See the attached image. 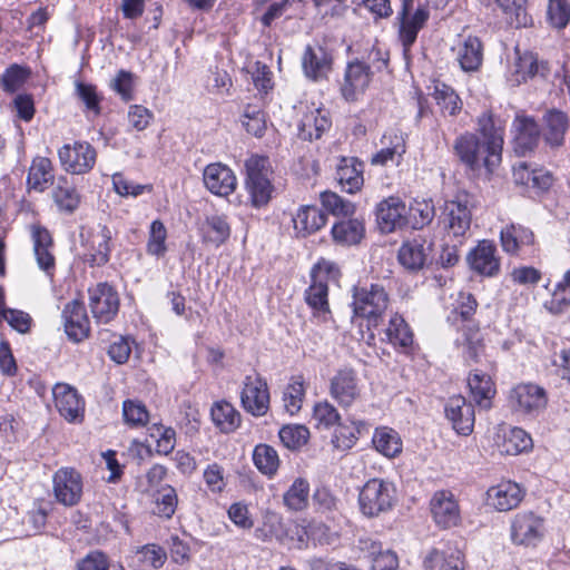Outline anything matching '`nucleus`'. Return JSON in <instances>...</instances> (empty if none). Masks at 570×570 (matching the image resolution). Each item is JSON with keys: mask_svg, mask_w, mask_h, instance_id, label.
I'll use <instances>...</instances> for the list:
<instances>
[{"mask_svg": "<svg viewBox=\"0 0 570 570\" xmlns=\"http://www.w3.org/2000/svg\"><path fill=\"white\" fill-rule=\"evenodd\" d=\"M454 155L471 171L491 175L501 164L502 155L481 140L478 134L465 131L453 142Z\"/></svg>", "mask_w": 570, "mask_h": 570, "instance_id": "1", "label": "nucleus"}, {"mask_svg": "<svg viewBox=\"0 0 570 570\" xmlns=\"http://www.w3.org/2000/svg\"><path fill=\"white\" fill-rule=\"evenodd\" d=\"M246 190L254 207H263L268 204L274 191L272 184L273 170L269 159L264 156L254 155L245 163Z\"/></svg>", "mask_w": 570, "mask_h": 570, "instance_id": "2", "label": "nucleus"}, {"mask_svg": "<svg viewBox=\"0 0 570 570\" xmlns=\"http://www.w3.org/2000/svg\"><path fill=\"white\" fill-rule=\"evenodd\" d=\"M396 502V489L390 481L374 478L361 489L358 504L361 512L370 518L390 511Z\"/></svg>", "mask_w": 570, "mask_h": 570, "instance_id": "3", "label": "nucleus"}, {"mask_svg": "<svg viewBox=\"0 0 570 570\" xmlns=\"http://www.w3.org/2000/svg\"><path fill=\"white\" fill-rule=\"evenodd\" d=\"M389 305V296L384 287L372 284L368 287H356L353 294V311L356 316L367 321L368 328L377 327Z\"/></svg>", "mask_w": 570, "mask_h": 570, "instance_id": "4", "label": "nucleus"}, {"mask_svg": "<svg viewBox=\"0 0 570 570\" xmlns=\"http://www.w3.org/2000/svg\"><path fill=\"white\" fill-rule=\"evenodd\" d=\"M413 3L414 0H401V9L396 16L397 36L405 55L410 52L420 30L424 28L430 18V10L423 4L412 12Z\"/></svg>", "mask_w": 570, "mask_h": 570, "instance_id": "5", "label": "nucleus"}, {"mask_svg": "<svg viewBox=\"0 0 570 570\" xmlns=\"http://www.w3.org/2000/svg\"><path fill=\"white\" fill-rule=\"evenodd\" d=\"M548 404L543 387L535 384H519L511 389L508 405L512 412L527 417H537Z\"/></svg>", "mask_w": 570, "mask_h": 570, "instance_id": "6", "label": "nucleus"}, {"mask_svg": "<svg viewBox=\"0 0 570 570\" xmlns=\"http://www.w3.org/2000/svg\"><path fill=\"white\" fill-rule=\"evenodd\" d=\"M58 157L67 173L82 175L90 171L95 166L97 153L90 144L83 141L63 145L58 150Z\"/></svg>", "mask_w": 570, "mask_h": 570, "instance_id": "7", "label": "nucleus"}, {"mask_svg": "<svg viewBox=\"0 0 570 570\" xmlns=\"http://www.w3.org/2000/svg\"><path fill=\"white\" fill-rule=\"evenodd\" d=\"M466 262L471 271L484 277H495L501 269L497 246L489 239L479 240L466 255Z\"/></svg>", "mask_w": 570, "mask_h": 570, "instance_id": "8", "label": "nucleus"}, {"mask_svg": "<svg viewBox=\"0 0 570 570\" xmlns=\"http://www.w3.org/2000/svg\"><path fill=\"white\" fill-rule=\"evenodd\" d=\"M53 494L56 500L66 505L78 504L82 495V478L73 468H61L52 478Z\"/></svg>", "mask_w": 570, "mask_h": 570, "instance_id": "9", "label": "nucleus"}, {"mask_svg": "<svg viewBox=\"0 0 570 570\" xmlns=\"http://www.w3.org/2000/svg\"><path fill=\"white\" fill-rule=\"evenodd\" d=\"M330 395L343 409L353 406L361 399L357 374L352 368L337 371L330 380Z\"/></svg>", "mask_w": 570, "mask_h": 570, "instance_id": "10", "label": "nucleus"}, {"mask_svg": "<svg viewBox=\"0 0 570 570\" xmlns=\"http://www.w3.org/2000/svg\"><path fill=\"white\" fill-rule=\"evenodd\" d=\"M243 407L255 416H263L269 407L267 383L258 374L247 375L240 395Z\"/></svg>", "mask_w": 570, "mask_h": 570, "instance_id": "11", "label": "nucleus"}, {"mask_svg": "<svg viewBox=\"0 0 570 570\" xmlns=\"http://www.w3.org/2000/svg\"><path fill=\"white\" fill-rule=\"evenodd\" d=\"M371 66L355 59L347 63L341 92L346 101H356L372 80Z\"/></svg>", "mask_w": 570, "mask_h": 570, "instance_id": "12", "label": "nucleus"}, {"mask_svg": "<svg viewBox=\"0 0 570 570\" xmlns=\"http://www.w3.org/2000/svg\"><path fill=\"white\" fill-rule=\"evenodd\" d=\"M89 306L92 316L99 323L110 322L118 313L119 297L107 283H100L89 289Z\"/></svg>", "mask_w": 570, "mask_h": 570, "instance_id": "13", "label": "nucleus"}, {"mask_svg": "<svg viewBox=\"0 0 570 570\" xmlns=\"http://www.w3.org/2000/svg\"><path fill=\"white\" fill-rule=\"evenodd\" d=\"M430 511L433 521L441 529L455 527L461 519L458 501L454 494L448 490H439L432 495Z\"/></svg>", "mask_w": 570, "mask_h": 570, "instance_id": "14", "label": "nucleus"}, {"mask_svg": "<svg viewBox=\"0 0 570 570\" xmlns=\"http://www.w3.org/2000/svg\"><path fill=\"white\" fill-rule=\"evenodd\" d=\"M542 537V518L531 511L515 514L511 524V539L515 544L535 546Z\"/></svg>", "mask_w": 570, "mask_h": 570, "instance_id": "15", "label": "nucleus"}, {"mask_svg": "<svg viewBox=\"0 0 570 570\" xmlns=\"http://www.w3.org/2000/svg\"><path fill=\"white\" fill-rule=\"evenodd\" d=\"M52 394L56 409L67 421L76 422L83 417L85 403L76 389L58 383L52 389Z\"/></svg>", "mask_w": 570, "mask_h": 570, "instance_id": "16", "label": "nucleus"}, {"mask_svg": "<svg viewBox=\"0 0 570 570\" xmlns=\"http://www.w3.org/2000/svg\"><path fill=\"white\" fill-rule=\"evenodd\" d=\"M432 252V243L417 236L402 244L397 252L400 264L410 272H419L425 266Z\"/></svg>", "mask_w": 570, "mask_h": 570, "instance_id": "17", "label": "nucleus"}, {"mask_svg": "<svg viewBox=\"0 0 570 570\" xmlns=\"http://www.w3.org/2000/svg\"><path fill=\"white\" fill-rule=\"evenodd\" d=\"M406 206L399 197H389L376 206V222L383 233H392L406 223Z\"/></svg>", "mask_w": 570, "mask_h": 570, "instance_id": "18", "label": "nucleus"}, {"mask_svg": "<svg viewBox=\"0 0 570 570\" xmlns=\"http://www.w3.org/2000/svg\"><path fill=\"white\" fill-rule=\"evenodd\" d=\"M302 68L308 79L314 81L324 79L332 70V56L320 45H308L302 56Z\"/></svg>", "mask_w": 570, "mask_h": 570, "instance_id": "19", "label": "nucleus"}, {"mask_svg": "<svg viewBox=\"0 0 570 570\" xmlns=\"http://www.w3.org/2000/svg\"><path fill=\"white\" fill-rule=\"evenodd\" d=\"M444 411L446 419L451 421L459 434L469 435L473 431L474 409L462 395L450 397Z\"/></svg>", "mask_w": 570, "mask_h": 570, "instance_id": "20", "label": "nucleus"}, {"mask_svg": "<svg viewBox=\"0 0 570 570\" xmlns=\"http://www.w3.org/2000/svg\"><path fill=\"white\" fill-rule=\"evenodd\" d=\"M31 237L38 267L47 275H53L56 269V258L52 253L53 240L51 234L47 228L40 225H33L31 227Z\"/></svg>", "mask_w": 570, "mask_h": 570, "instance_id": "21", "label": "nucleus"}, {"mask_svg": "<svg viewBox=\"0 0 570 570\" xmlns=\"http://www.w3.org/2000/svg\"><path fill=\"white\" fill-rule=\"evenodd\" d=\"M488 503L498 511H510L517 508L524 498V490L515 482L502 481L491 487Z\"/></svg>", "mask_w": 570, "mask_h": 570, "instance_id": "22", "label": "nucleus"}, {"mask_svg": "<svg viewBox=\"0 0 570 570\" xmlns=\"http://www.w3.org/2000/svg\"><path fill=\"white\" fill-rule=\"evenodd\" d=\"M444 220L449 233L453 236H464L471 226V210L468 207L466 196H458L454 200L445 203Z\"/></svg>", "mask_w": 570, "mask_h": 570, "instance_id": "23", "label": "nucleus"}, {"mask_svg": "<svg viewBox=\"0 0 570 570\" xmlns=\"http://www.w3.org/2000/svg\"><path fill=\"white\" fill-rule=\"evenodd\" d=\"M65 332L73 342H81L89 334V320L82 303L72 301L62 311Z\"/></svg>", "mask_w": 570, "mask_h": 570, "instance_id": "24", "label": "nucleus"}, {"mask_svg": "<svg viewBox=\"0 0 570 570\" xmlns=\"http://www.w3.org/2000/svg\"><path fill=\"white\" fill-rule=\"evenodd\" d=\"M203 179L206 188L217 196H228L236 188V177L232 169L222 164L206 166Z\"/></svg>", "mask_w": 570, "mask_h": 570, "instance_id": "25", "label": "nucleus"}, {"mask_svg": "<svg viewBox=\"0 0 570 570\" xmlns=\"http://www.w3.org/2000/svg\"><path fill=\"white\" fill-rule=\"evenodd\" d=\"M514 129V150L519 155H525L532 151L539 144L540 129L532 117L517 116L513 125Z\"/></svg>", "mask_w": 570, "mask_h": 570, "instance_id": "26", "label": "nucleus"}, {"mask_svg": "<svg viewBox=\"0 0 570 570\" xmlns=\"http://www.w3.org/2000/svg\"><path fill=\"white\" fill-rule=\"evenodd\" d=\"M500 243L503 252L509 255H520V253L533 245L534 234L528 227L519 224H510L500 232Z\"/></svg>", "mask_w": 570, "mask_h": 570, "instance_id": "27", "label": "nucleus"}, {"mask_svg": "<svg viewBox=\"0 0 570 570\" xmlns=\"http://www.w3.org/2000/svg\"><path fill=\"white\" fill-rule=\"evenodd\" d=\"M456 60L465 72L476 71L483 61V45L475 36H468L455 48Z\"/></svg>", "mask_w": 570, "mask_h": 570, "instance_id": "28", "label": "nucleus"}, {"mask_svg": "<svg viewBox=\"0 0 570 570\" xmlns=\"http://www.w3.org/2000/svg\"><path fill=\"white\" fill-rule=\"evenodd\" d=\"M312 284L305 291V301L312 308L314 316L321 317L323 321L328 318L331 314L328 305V287L325 281L318 279L315 275V268L312 271Z\"/></svg>", "mask_w": 570, "mask_h": 570, "instance_id": "29", "label": "nucleus"}, {"mask_svg": "<svg viewBox=\"0 0 570 570\" xmlns=\"http://www.w3.org/2000/svg\"><path fill=\"white\" fill-rule=\"evenodd\" d=\"M336 180L343 191L354 194L363 186V164L355 158H343L336 169Z\"/></svg>", "mask_w": 570, "mask_h": 570, "instance_id": "30", "label": "nucleus"}, {"mask_svg": "<svg viewBox=\"0 0 570 570\" xmlns=\"http://www.w3.org/2000/svg\"><path fill=\"white\" fill-rule=\"evenodd\" d=\"M426 570H463L462 552L455 548L432 549L424 559Z\"/></svg>", "mask_w": 570, "mask_h": 570, "instance_id": "31", "label": "nucleus"}, {"mask_svg": "<svg viewBox=\"0 0 570 570\" xmlns=\"http://www.w3.org/2000/svg\"><path fill=\"white\" fill-rule=\"evenodd\" d=\"M331 127V120L321 109H311L304 114L298 125V136L303 140L318 139Z\"/></svg>", "mask_w": 570, "mask_h": 570, "instance_id": "32", "label": "nucleus"}, {"mask_svg": "<svg viewBox=\"0 0 570 570\" xmlns=\"http://www.w3.org/2000/svg\"><path fill=\"white\" fill-rule=\"evenodd\" d=\"M51 197L58 209L67 214H72L81 202L80 194L65 176L58 177L52 188Z\"/></svg>", "mask_w": 570, "mask_h": 570, "instance_id": "33", "label": "nucleus"}, {"mask_svg": "<svg viewBox=\"0 0 570 570\" xmlns=\"http://www.w3.org/2000/svg\"><path fill=\"white\" fill-rule=\"evenodd\" d=\"M53 181L55 175L51 160L40 156L33 158L27 176L29 189L43 193Z\"/></svg>", "mask_w": 570, "mask_h": 570, "instance_id": "34", "label": "nucleus"}, {"mask_svg": "<svg viewBox=\"0 0 570 570\" xmlns=\"http://www.w3.org/2000/svg\"><path fill=\"white\" fill-rule=\"evenodd\" d=\"M476 125L475 134H478L481 140L488 144L492 150L502 155L503 128L501 124L494 119L491 112L487 111L478 117Z\"/></svg>", "mask_w": 570, "mask_h": 570, "instance_id": "35", "label": "nucleus"}, {"mask_svg": "<svg viewBox=\"0 0 570 570\" xmlns=\"http://www.w3.org/2000/svg\"><path fill=\"white\" fill-rule=\"evenodd\" d=\"M468 385L474 402L484 409H489L491 400L495 395V386L491 376L475 370L470 374Z\"/></svg>", "mask_w": 570, "mask_h": 570, "instance_id": "36", "label": "nucleus"}, {"mask_svg": "<svg viewBox=\"0 0 570 570\" xmlns=\"http://www.w3.org/2000/svg\"><path fill=\"white\" fill-rule=\"evenodd\" d=\"M326 223V216L315 206H303L293 217L296 233L303 237L317 232Z\"/></svg>", "mask_w": 570, "mask_h": 570, "instance_id": "37", "label": "nucleus"}, {"mask_svg": "<svg viewBox=\"0 0 570 570\" xmlns=\"http://www.w3.org/2000/svg\"><path fill=\"white\" fill-rule=\"evenodd\" d=\"M546 124L544 139L551 146H560L564 140V134L569 127V118L566 112L550 109L543 116Z\"/></svg>", "mask_w": 570, "mask_h": 570, "instance_id": "38", "label": "nucleus"}, {"mask_svg": "<svg viewBox=\"0 0 570 570\" xmlns=\"http://www.w3.org/2000/svg\"><path fill=\"white\" fill-rule=\"evenodd\" d=\"M364 234V223L358 218L342 219L332 227L333 239L341 245L358 244Z\"/></svg>", "mask_w": 570, "mask_h": 570, "instance_id": "39", "label": "nucleus"}, {"mask_svg": "<svg viewBox=\"0 0 570 570\" xmlns=\"http://www.w3.org/2000/svg\"><path fill=\"white\" fill-rule=\"evenodd\" d=\"M111 232L107 226H100V229L91 235L90 254L87 262L91 266H102L109 261Z\"/></svg>", "mask_w": 570, "mask_h": 570, "instance_id": "40", "label": "nucleus"}, {"mask_svg": "<svg viewBox=\"0 0 570 570\" xmlns=\"http://www.w3.org/2000/svg\"><path fill=\"white\" fill-rule=\"evenodd\" d=\"M382 144L384 147L373 155L371 163L373 165L384 166L387 161L394 160L395 156H402L405 153V140L401 134L390 130L383 135Z\"/></svg>", "mask_w": 570, "mask_h": 570, "instance_id": "41", "label": "nucleus"}, {"mask_svg": "<svg viewBox=\"0 0 570 570\" xmlns=\"http://www.w3.org/2000/svg\"><path fill=\"white\" fill-rule=\"evenodd\" d=\"M210 415L214 424L224 433L235 431L240 424V414L226 401L216 402Z\"/></svg>", "mask_w": 570, "mask_h": 570, "instance_id": "42", "label": "nucleus"}, {"mask_svg": "<svg viewBox=\"0 0 570 570\" xmlns=\"http://www.w3.org/2000/svg\"><path fill=\"white\" fill-rule=\"evenodd\" d=\"M372 442L376 451L386 458H395L402 452L401 438L397 432L390 428H377L373 434Z\"/></svg>", "mask_w": 570, "mask_h": 570, "instance_id": "43", "label": "nucleus"}, {"mask_svg": "<svg viewBox=\"0 0 570 570\" xmlns=\"http://www.w3.org/2000/svg\"><path fill=\"white\" fill-rule=\"evenodd\" d=\"M501 9L505 22L513 28L527 27L531 17L524 8L525 0H494Z\"/></svg>", "mask_w": 570, "mask_h": 570, "instance_id": "44", "label": "nucleus"}, {"mask_svg": "<svg viewBox=\"0 0 570 570\" xmlns=\"http://www.w3.org/2000/svg\"><path fill=\"white\" fill-rule=\"evenodd\" d=\"M306 389L302 375L293 376L283 393L284 409L291 415L297 414L303 405Z\"/></svg>", "mask_w": 570, "mask_h": 570, "instance_id": "45", "label": "nucleus"}, {"mask_svg": "<svg viewBox=\"0 0 570 570\" xmlns=\"http://www.w3.org/2000/svg\"><path fill=\"white\" fill-rule=\"evenodd\" d=\"M202 232L204 240L216 246L222 245L230 235V228L226 218L219 215L206 217Z\"/></svg>", "mask_w": 570, "mask_h": 570, "instance_id": "46", "label": "nucleus"}, {"mask_svg": "<svg viewBox=\"0 0 570 570\" xmlns=\"http://www.w3.org/2000/svg\"><path fill=\"white\" fill-rule=\"evenodd\" d=\"M385 335L387 341L395 347L409 348L413 343V334L409 325L397 314L390 318Z\"/></svg>", "mask_w": 570, "mask_h": 570, "instance_id": "47", "label": "nucleus"}, {"mask_svg": "<svg viewBox=\"0 0 570 570\" xmlns=\"http://www.w3.org/2000/svg\"><path fill=\"white\" fill-rule=\"evenodd\" d=\"M255 466L265 475H274L279 466L277 451L268 444H258L253 451Z\"/></svg>", "mask_w": 570, "mask_h": 570, "instance_id": "48", "label": "nucleus"}, {"mask_svg": "<svg viewBox=\"0 0 570 570\" xmlns=\"http://www.w3.org/2000/svg\"><path fill=\"white\" fill-rule=\"evenodd\" d=\"M309 484L303 478H297L284 493V504L292 511H302L307 507Z\"/></svg>", "mask_w": 570, "mask_h": 570, "instance_id": "49", "label": "nucleus"}, {"mask_svg": "<svg viewBox=\"0 0 570 570\" xmlns=\"http://www.w3.org/2000/svg\"><path fill=\"white\" fill-rule=\"evenodd\" d=\"M362 426H364V423L361 421H351V424L340 421L335 425L332 443L340 450L351 449L356 443Z\"/></svg>", "mask_w": 570, "mask_h": 570, "instance_id": "50", "label": "nucleus"}, {"mask_svg": "<svg viewBox=\"0 0 570 570\" xmlns=\"http://www.w3.org/2000/svg\"><path fill=\"white\" fill-rule=\"evenodd\" d=\"M75 94L83 104L87 112L98 116L101 112L102 96L98 92L97 87L92 83L76 81Z\"/></svg>", "mask_w": 570, "mask_h": 570, "instance_id": "51", "label": "nucleus"}, {"mask_svg": "<svg viewBox=\"0 0 570 570\" xmlns=\"http://www.w3.org/2000/svg\"><path fill=\"white\" fill-rule=\"evenodd\" d=\"M433 98L444 114L454 116L461 110L462 102L460 97L451 87L444 83H439L434 87Z\"/></svg>", "mask_w": 570, "mask_h": 570, "instance_id": "52", "label": "nucleus"}, {"mask_svg": "<svg viewBox=\"0 0 570 570\" xmlns=\"http://www.w3.org/2000/svg\"><path fill=\"white\" fill-rule=\"evenodd\" d=\"M532 446L531 436L521 428L511 429L503 439L502 452L515 455Z\"/></svg>", "mask_w": 570, "mask_h": 570, "instance_id": "53", "label": "nucleus"}, {"mask_svg": "<svg viewBox=\"0 0 570 570\" xmlns=\"http://www.w3.org/2000/svg\"><path fill=\"white\" fill-rule=\"evenodd\" d=\"M167 230L161 220L156 219L150 225L149 237L146 245L148 255L157 258L165 256L167 252L166 245Z\"/></svg>", "mask_w": 570, "mask_h": 570, "instance_id": "54", "label": "nucleus"}, {"mask_svg": "<svg viewBox=\"0 0 570 570\" xmlns=\"http://www.w3.org/2000/svg\"><path fill=\"white\" fill-rule=\"evenodd\" d=\"M279 440L289 450H298L309 439V431L304 425H285L279 430Z\"/></svg>", "mask_w": 570, "mask_h": 570, "instance_id": "55", "label": "nucleus"}, {"mask_svg": "<svg viewBox=\"0 0 570 570\" xmlns=\"http://www.w3.org/2000/svg\"><path fill=\"white\" fill-rule=\"evenodd\" d=\"M122 416L125 423L131 428L145 426L149 421L146 405L135 400H126L122 403Z\"/></svg>", "mask_w": 570, "mask_h": 570, "instance_id": "56", "label": "nucleus"}, {"mask_svg": "<svg viewBox=\"0 0 570 570\" xmlns=\"http://www.w3.org/2000/svg\"><path fill=\"white\" fill-rule=\"evenodd\" d=\"M323 207L335 216L348 217L355 212V206L348 200L343 199L336 193L324 191L321 194Z\"/></svg>", "mask_w": 570, "mask_h": 570, "instance_id": "57", "label": "nucleus"}, {"mask_svg": "<svg viewBox=\"0 0 570 570\" xmlns=\"http://www.w3.org/2000/svg\"><path fill=\"white\" fill-rule=\"evenodd\" d=\"M313 417L317 422V426L332 429L341 421L337 409L328 401L318 402L314 405Z\"/></svg>", "mask_w": 570, "mask_h": 570, "instance_id": "58", "label": "nucleus"}, {"mask_svg": "<svg viewBox=\"0 0 570 570\" xmlns=\"http://www.w3.org/2000/svg\"><path fill=\"white\" fill-rule=\"evenodd\" d=\"M242 124L246 131L255 137H262L266 129L264 112L253 106H247L244 110Z\"/></svg>", "mask_w": 570, "mask_h": 570, "instance_id": "59", "label": "nucleus"}, {"mask_svg": "<svg viewBox=\"0 0 570 570\" xmlns=\"http://www.w3.org/2000/svg\"><path fill=\"white\" fill-rule=\"evenodd\" d=\"M150 436L156 439V451L159 454H169L176 442V432L173 428L154 424L150 429Z\"/></svg>", "mask_w": 570, "mask_h": 570, "instance_id": "60", "label": "nucleus"}, {"mask_svg": "<svg viewBox=\"0 0 570 570\" xmlns=\"http://www.w3.org/2000/svg\"><path fill=\"white\" fill-rule=\"evenodd\" d=\"M30 71L19 65L10 66L1 78V86L4 91L14 92L18 90L29 77Z\"/></svg>", "mask_w": 570, "mask_h": 570, "instance_id": "61", "label": "nucleus"}, {"mask_svg": "<svg viewBox=\"0 0 570 570\" xmlns=\"http://www.w3.org/2000/svg\"><path fill=\"white\" fill-rule=\"evenodd\" d=\"M548 19L552 27L563 29L570 20V6L566 0H549Z\"/></svg>", "mask_w": 570, "mask_h": 570, "instance_id": "62", "label": "nucleus"}, {"mask_svg": "<svg viewBox=\"0 0 570 570\" xmlns=\"http://www.w3.org/2000/svg\"><path fill=\"white\" fill-rule=\"evenodd\" d=\"M410 215L413 219V227L423 228L433 220L435 209L432 202H414L410 207Z\"/></svg>", "mask_w": 570, "mask_h": 570, "instance_id": "63", "label": "nucleus"}, {"mask_svg": "<svg viewBox=\"0 0 570 570\" xmlns=\"http://www.w3.org/2000/svg\"><path fill=\"white\" fill-rule=\"evenodd\" d=\"M177 494L173 487L167 485L159 491L156 500V513L166 519L171 518L177 507Z\"/></svg>", "mask_w": 570, "mask_h": 570, "instance_id": "64", "label": "nucleus"}]
</instances>
